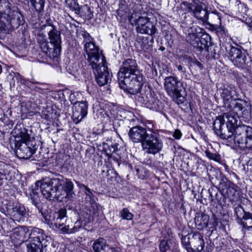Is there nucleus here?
<instances>
[{"label": "nucleus", "mask_w": 252, "mask_h": 252, "mask_svg": "<svg viewBox=\"0 0 252 252\" xmlns=\"http://www.w3.org/2000/svg\"><path fill=\"white\" fill-rule=\"evenodd\" d=\"M85 193L86 195V205L85 208L81 212L80 219L84 221V224L91 222L94 219L98 216L99 212V206L95 202L94 195L91 189L85 186Z\"/></svg>", "instance_id": "nucleus-5"}, {"label": "nucleus", "mask_w": 252, "mask_h": 252, "mask_svg": "<svg viewBox=\"0 0 252 252\" xmlns=\"http://www.w3.org/2000/svg\"><path fill=\"white\" fill-rule=\"evenodd\" d=\"M191 245L193 248V252H201L204 249V242L202 235L198 232H194L190 239Z\"/></svg>", "instance_id": "nucleus-27"}, {"label": "nucleus", "mask_w": 252, "mask_h": 252, "mask_svg": "<svg viewBox=\"0 0 252 252\" xmlns=\"http://www.w3.org/2000/svg\"><path fill=\"white\" fill-rule=\"evenodd\" d=\"M83 36H84V37H88V36H86V35H85V33L83 34Z\"/></svg>", "instance_id": "nucleus-56"}, {"label": "nucleus", "mask_w": 252, "mask_h": 252, "mask_svg": "<svg viewBox=\"0 0 252 252\" xmlns=\"http://www.w3.org/2000/svg\"><path fill=\"white\" fill-rule=\"evenodd\" d=\"M66 217V210L65 209H61L58 212H56L49 217V219L46 218L47 223L49 225L60 228L64 224L65 218Z\"/></svg>", "instance_id": "nucleus-20"}, {"label": "nucleus", "mask_w": 252, "mask_h": 252, "mask_svg": "<svg viewBox=\"0 0 252 252\" xmlns=\"http://www.w3.org/2000/svg\"><path fill=\"white\" fill-rule=\"evenodd\" d=\"M247 102L244 100L240 99L239 101L236 100H231L230 103H226V106L225 107L227 110H232L233 112L238 114V112L240 114L245 115L247 112L244 110L245 107L247 105Z\"/></svg>", "instance_id": "nucleus-24"}, {"label": "nucleus", "mask_w": 252, "mask_h": 252, "mask_svg": "<svg viewBox=\"0 0 252 252\" xmlns=\"http://www.w3.org/2000/svg\"><path fill=\"white\" fill-rule=\"evenodd\" d=\"M37 42L39 44L42 43V42H44L47 41V39L46 38V35L43 33H39L38 35V37L37 38Z\"/></svg>", "instance_id": "nucleus-45"}, {"label": "nucleus", "mask_w": 252, "mask_h": 252, "mask_svg": "<svg viewBox=\"0 0 252 252\" xmlns=\"http://www.w3.org/2000/svg\"><path fill=\"white\" fill-rule=\"evenodd\" d=\"M226 110L229 112L224 113L222 116H220L219 117H223L224 120V118L227 119L226 127L228 128V132L231 130H234L235 132L236 128L238 127L237 126V121L239 118V114L233 112L232 110Z\"/></svg>", "instance_id": "nucleus-25"}, {"label": "nucleus", "mask_w": 252, "mask_h": 252, "mask_svg": "<svg viewBox=\"0 0 252 252\" xmlns=\"http://www.w3.org/2000/svg\"><path fill=\"white\" fill-rule=\"evenodd\" d=\"M19 137L21 138V142L19 145L18 142L16 143V146L17 147L16 153L20 158H29L37 149L35 141L31 139L25 130L20 133Z\"/></svg>", "instance_id": "nucleus-8"}, {"label": "nucleus", "mask_w": 252, "mask_h": 252, "mask_svg": "<svg viewBox=\"0 0 252 252\" xmlns=\"http://www.w3.org/2000/svg\"><path fill=\"white\" fill-rule=\"evenodd\" d=\"M30 84H29V83H27V85H29L30 87H33V86L34 85V84L32 83H30Z\"/></svg>", "instance_id": "nucleus-54"}, {"label": "nucleus", "mask_w": 252, "mask_h": 252, "mask_svg": "<svg viewBox=\"0 0 252 252\" xmlns=\"http://www.w3.org/2000/svg\"><path fill=\"white\" fill-rule=\"evenodd\" d=\"M65 3L66 7H68L70 10L74 11L75 14H79L81 12V10L86 11L85 15L91 18L92 15L91 9L87 5H84L81 8L79 7L77 0H65Z\"/></svg>", "instance_id": "nucleus-26"}, {"label": "nucleus", "mask_w": 252, "mask_h": 252, "mask_svg": "<svg viewBox=\"0 0 252 252\" xmlns=\"http://www.w3.org/2000/svg\"><path fill=\"white\" fill-rule=\"evenodd\" d=\"M169 249V246L167 241L162 240L159 244V249L160 251L164 252Z\"/></svg>", "instance_id": "nucleus-44"}, {"label": "nucleus", "mask_w": 252, "mask_h": 252, "mask_svg": "<svg viewBox=\"0 0 252 252\" xmlns=\"http://www.w3.org/2000/svg\"><path fill=\"white\" fill-rule=\"evenodd\" d=\"M111 148H112V149H110V153H107L108 154H111V153L115 152L117 150V144L112 145Z\"/></svg>", "instance_id": "nucleus-47"}, {"label": "nucleus", "mask_w": 252, "mask_h": 252, "mask_svg": "<svg viewBox=\"0 0 252 252\" xmlns=\"http://www.w3.org/2000/svg\"><path fill=\"white\" fill-rule=\"evenodd\" d=\"M61 186L60 178H53L49 181H37L35 183V189L40 187L42 195L49 200L57 199L59 201L60 191L59 187ZM60 192H64L63 190Z\"/></svg>", "instance_id": "nucleus-7"}, {"label": "nucleus", "mask_w": 252, "mask_h": 252, "mask_svg": "<svg viewBox=\"0 0 252 252\" xmlns=\"http://www.w3.org/2000/svg\"><path fill=\"white\" fill-rule=\"evenodd\" d=\"M85 35L88 36V37H85L84 45L85 50L88 55V61L91 63L94 67L95 61H99V57L103 56L99 51L98 47L96 46L94 43L92 42V38L90 34L87 32H85Z\"/></svg>", "instance_id": "nucleus-13"}, {"label": "nucleus", "mask_w": 252, "mask_h": 252, "mask_svg": "<svg viewBox=\"0 0 252 252\" xmlns=\"http://www.w3.org/2000/svg\"><path fill=\"white\" fill-rule=\"evenodd\" d=\"M139 43L140 44L141 49L144 52H148L151 48V45L149 43L148 39L146 37H142Z\"/></svg>", "instance_id": "nucleus-40"}, {"label": "nucleus", "mask_w": 252, "mask_h": 252, "mask_svg": "<svg viewBox=\"0 0 252 252\" xmlns=\"http://www.w3.org/2000/svg\"><path fill=\"white\" fill-rule=\"evenodd\" d=\"M177 68H178L179 71H182V70H183V66L182 65H179L177 66Z\"/></svg>", "instance_id": "nucleus-51"}, {"label": "nucleus", "mask_w": 252, "mask_h": 252, "mask_svg": "<svg viewBox=\"0 0 252 252\" xmlns=\"http://www.w3.org/2000/svg\"><path fill=\"white\" fill-rule=\"evenodd\" d=\"M128 20L130 24L135 27L138 33L153 35L157 32L155 26L146 16L133 12L128 16Z\"/></svg>", "instance_id": "nucleus-3"}, {"label": "nucleus", "mask_w": 252, "mask_h": 252, "mask_svg": "<svg viewBox=\"0 0 252 252\" xmlns=\"http://www.w3.org/2000/svg\"><path fill=\"white\" fill-rule=\"evenodd\" d=\"M39 46L42 51L46 54L49 56H51L52 54L53 57H56L55 56V52H53V47H49V43L47 40L40 44Z\"/></svg>", "instance_id": "nucleus-34"}, {"label": "nucleus", "mask_w": 252, "mask_h": 252, "mask_svg": "<svg viewBox=\"0 0 252 252\" xmlns=\"http://www.w3.org/2000/svg\"><path fill=\"white\" fill-rule=\"evenodd\" d=\"M153 125L150 124L148 126L149 134L142 142L141 147L143 151L148 154L155 155L160 152L163 147V142L158 133L153 130Z\"/></svg>", "instance_id": "nucleus-9"}, {"label": "nucleus", "mask_w": 252, "mask_h": 252, "mask_svg": "<svg viewBox=\"0 0 252 252\" xmlns=\"http://www.w3.org/2000/svg\"><path fill=\"white\" fill-rule=\"evenodd\" d=\"M149 134L146 129L141 126H133L130 128L128 133L130 138L133 142H141V145Z\"/></svg>", "instance_id": "nucleus-21"}, {"label": "nucleus", "mask_w": 252, "mask_h": 252, "mask_svg": "<svg viewBox=\"0 0 252 252\" xmlns=\"http://www.w3.org/2000/svg\"><path fill=\"white\" fill-rule=\"evenodd\" d=\"M74 97V93L71 94L70 95L71 103L74 104L73 107L72 119L75 124H78L87 116L88 105L85 102L78 103L76 101L73 102Z\"/></svg>", "instance_id": "nucleus-16"}, {"label": "nucleus", "mask_w": 252, "mask_h": 252, "mask_svg": "<svg viewBox=\"0 0 252 252\" xmlns=\"http://www.w3.org/2000/svg\"><path fill=\"white\" fill-rule=\"evenodd\" d=\"M35 90L37 92H39L40 93H41V89L39 88V87H35L34 88Z\"/></svg>", "instance_id": "nucleus-50"}, {"label": "nucleus", "mask_w": 252, "mask_h": 252, "mask_svg": "<svg viewBox=\"0 0 252 252\" xmlns=\"http://www.w3.org/2000/svg\"><path fill=\"white\" fill-rule=\"evenodd\" d=\"M180 82L176 77L168 76L165 78L164 87L167 94L178 104L182 103L184 97L182 96L179 90Z\"/></svg>", "instance_id": "nucleus-12"}, {"label": "nucleus", "mask_w": 252, "mask_h": 252, "mask_svg": "<svg viewBox=\"0 0 252 252\" xmlns=\"http://www.w3.org/2000/svg\"><path fill=\"white\" fill-rule=\"evenodd\" d=\"M41 116L42 118L50 121L53 118V110L50 107H47L42 110Z\"/></svg>", "instance_id": "nucleus-38"}, {"label": "nucleus", "mask_w": 252, "mask_h": 252, "mask_svg": "<svg viewBox=\"0 0 252 252\" xmlns=\"http://www.w3.org/2000/svg\"><path fill=\"white\" fill-rule=\"evenodd\" d=\"M234 213L239 223L241 220L245 219L248 214L250 213L245 211L243 207L241 205H238L234 208Z\"/></svg>", "instance_id": "nucleus-32"}, {"label": "nucleus", "mask_w": 252, "mask_h": 252, "mask_svg": "<svg viewBox=\"0 0 252 252\" xmlns=\"http://www.w3.org/2000/svg\"><path fill=\"white\" fill-rule=\"evenodd\" d=\"M96 62V63H95L94 67L91 63H90V64L94 70L98 84L100 86H104L111 80L112 74L109 73L107 66L105 65V60L103 56L99 57V61L98 62Z\"/></svg>", "instance_id": "nucleus-10"}, {"label": "nucleus", "mask_w": 252, "mask_h": 252, "mask_svg": "<svg viewBox=\"0 0 252 252\" xmlns=\"http://www.w3.org/2000/svg\"><path fill=\"white\" fill-rule=\"evenodd\" d=\"M26 214V209L23 205L16 204L12 208L10 215L14 220L20 221L24 220Z\"/></svg>", "instance_id": "nucleus-29"}, {"label": "nucleus", "mask_w": 252, "mask_h": 252, "mask_svg": "<svg viewBox=\"0 0 252 252\" xmlns=\"http://www.w3.org/2000/svg\"><path fill=\"white\" fill-rule=\"evenodd\" d=\"M222 96L223 98L224 107L226 106V102H228V103H230V101H231V100H234L231 94V91L230 90V89H228L223 90V92L222 93Z\"/></svg>", "instance_id": "nucleus-37"}, {"label": "nucleus", "mask_w": 252, "mask_h": 252, "mask_svg": "<svg viewBox=\"0 0 252 252\" xmlns=\"http://www.w3.org/2000/svg\"><path fill=\"white\" fill-rule=\"evenodd\" d=\"M229 57L234 65L239 68H245L247 64V53L240 46L231 47Z\"/></svg>", "instance_id": "nucleus-14"}, {"label": "nucleus", "mask_w": 252, "mask_h": 252, "mask_svg": "<svg viewBox=\"0 0 252 252\" xmlns=\"http://www.w3.org/2000/svg\"><path fill=\"white\" fill-rule=\"evenodd\" d=\"M33 229L24 226L17 227L12 234V238L20 243L27 241L32 237Z\"/></svg>", "instance_id": "nucleus-19"}, {"label": "nucleus", "mask_w": 252, "mask_h": 252, "mask_svg": "<svg viewBox=\"0 0 252 252\" xmlns=\"http://www.w3.org/2000/svg\"><path fill=\"white\" fill-rule=\"evenodd\" d=\"M79 228L76 226L75 225H74L73 227H72V228H69L68 225L65 226L61 228V230L63 233H66L68 234L75 233L76 232H77L79 230Z\"/></svg>", "instance_id": "nucleus-42"}, {"label": "nucleus", "mask_w": 252, "mask_h": 252, "mask_svg": "<svg viewBox=\"0 0 252 252\" xmlns=\"http://www.w3.org/2000/svg\"><path fill=\"white\" fill-rule=\"evenodd\" d=\"M249 27L250 28L249 30H251L252 32V22L249 24Z\"/></svg>", "instance_id": "nucleus-52"}, {"label": "nucleus", "mask_w": 252, "mask_h": 252, "mask_svg": "<svg viewBox=\"0 0 252 252\" xmlns=\"http://www.w3.org/2000/svg\"><path fill=\"white\" fill-rule=\"evenodd\" d=\"M48 34L50 43L53 46V52H55V56H58L61 50V33L55 27H51Z\"/></svg>", "instance_id": "nucleus-22"}, {"label": "nucleus", "mask_w": 252, "mask_h": 252, "mask_svg": "<svg viewBox=\"0 0 252 252\" xmlns=\"http://www.w3.org/2000/svg\"><path fill=\"white\" fill-rule=\"evenodd\" d=\"M38 12L43 11L45 0H26Z\"/></svg>", "instance_id": "nucleus-31"}, {"label": "nucleus", "mask_w": 252, "mask_h": 252, "mask_svg": "<svg viewBox=\"0 0 252 252\" xmlns=\"http://www.w3.org/2000/svg\"><path fill=\"white\" fill-rule=\"evenodd\" d=\"M182 133L181 132L180 130H179V129H176L175 130L174 132V134H173V136L177 139H179L181 138V136H182Z\"/></svg>", "instance_id": "nucleus-46"}, {"label": "nucleus", "mask_w": 252, "mask_h": 252, "mask_svg": "<svg viewBox=\"0 0 252 252\" xmlns=\"http://www.w3.org/2000/svg\"><path fill=\"white\" fill-rule=\"evenodd\" d=\"M207 19L206 21L200 20L203 23L208 24L212 27H220L221 25V18L220 13L218 12H213L211 13H209L207 10ZM219 29H222V27H219Z\"/></svg>", "instance_id": "nucleus-28"}, {"label": "nucleus", "mask_w": 252, "mask_h": 252, "mask_svg": "<svg viewBox=\"0 0 252 252\" xmlns=\"http://www.w3.org/2000/svg\"><path fill=\"white\" fill-rule=\"evenodd\" d=\"M51 238L46 235L43 230L34 228L32 237L27 244L28 252H44L50 243Z\"/></svg>", "instance_id": "nucleus-6"}, {"label": "nucleus", "mask_w": 252, "mask_h": 252, "mask_svg": "<svg viewBox=\"0 0 252 252\" xmlns=\"http://www.w3.org/2000/svg\"><path fill=\"white\" fill-rule=\"evenodd\" d=\"M182 243L188 252H193V249L191 247L189 238L185 237L182 239Z\"/></svg>", "instance_id": "nucleus-41"}, {"label": "nucleus", "mask_w": 252, "mask_h": 252, "mask_svg": "<svg viewBox=\"0 0 252 252\" xmlns=\"http://www.w3.org/2000/svg\"><path fill=\"white\" fill-rule=\"evenodd\" d=\"M223 138H228L229 136L222 134ZM229 140L234 142L235 146L241 150L246 151H252V127L242 125L237 127L235 129V137L232 139L229 137Z\"/></svg>", "instance_id": "nucleus-2"}, {"label": "nucleus", "mask_w": 252, "mask_h": 252, "mask_svg": "<svg viewBox=\"0 0 252 252\" xmlns=\"http://www.w3.org/2000/svg\"><path fill=\"white\" fill-rule=\"evenodd\" d=\"M136 174L137 175H138L139 174L140 172L141 171L139 169H136Z\"/></svg>", "instance_id": "nucleus-53"}, {"label": "nucleus", "mask_w": 252, "mask_h": 252, "mask_svg": "<svg viewBox=\"0 0 252 252\" xmlns=\"http://www.w3.org/2000/svg\"><path fill=\"white\" fill-rule=\"evenodd\" d=\"M198 30L200 29L197 26L190 27L188 31L186 40L198 51H201L206 47L207 42L204 38H200Z\"/></svg>", "instance_id": "nucleus-15"}, {"label": "nucleus", "mask_w": 252, "mask_h": 252, "mask_svg": "<svg viewBox=\"0 0 252 252\" xmlns=\"http://www.w3.org/2000/svg\"><path fill=\"white\" fill-rule=\"evenodd\" d=\"M61 186L59 187V190L63 191L64 192H60L59 201H65L71 199L74 195L73 192L74 185L73 183L69 179H65L64 181L60 179Z\"/></svg>", "instance_id": "nucleus-18"}, {"label": "nucleus", "mask_w": 252, "mask_h": 252, "mask_svg": "<svg viewBox=\"0 0 252 252\" xmlns=\"http://www.w3.org/2000/svg\"><path fill=\"white\" fill-rule=\"evenodd\" d=\"M31 199L32 203L39 210L40 207V199L37 192L35 189H32L30 193Z\"/></svg>", "instance_id": "nucleus-35"}, {"label": "nucleus", "mask_w": 252, "mask_h": 252, "mask_svg": "<svg viewBox=\"0 0 252 252\" xmlns=\"http://www.w3.org/2000/svg\"><path fill=\"white\" fill-rule=\"evenodd\" d=\"M203 0H190V1L184 0L180 4V12L182 14L190 13L198 20L206 21L207 9L205 7ZM186 17V15L184 16Z\"/></svg>", "instance_id": "nucleus-4"}, {"label": "nucleus", "mask_w": 252, "mask_h": 252, "mask_svg": "<svg viewBox=\"0 0 252 252\" xmlns=\"http://www.w3.org/2000/svg\"><path fill=\"white\" fill-rule=\"evenodd\" d=\"M120 217L123 220H130L133 219V215L129 212L127 208H125L120 212Z\"/></svg>", "instance_id": "nucleus-39"}, {"label": "nucleus", "mask_w": 252, "mask_h": 252, "mask_svg": "<svg viewBox=\"0 0 252 252\" xmlns=\"http://www.w3.org/2000/svg\"><path fill=\"white\" fill-rule=\"evenodd\" d=\"M74 225L78 227L79 229L81 227V222L80 220H77L75 222Z\"/></svg>", "instance_id": "nucleus-49"}, {"label": "nucleus", "mask_w": 252, "mask_h": 252, "mask_svg": "<svg viewBox=\"0 0 252 252\" xmlns=\"http://www.w3.org/2000/svg\"><path fill=\"white\" fill-rule=\"evenodd\" d=\"M106 241L104 239L99 238L96 240L93 245V249L95 252H101L105 246Z\"/></svg>", "instance_id": "nucleus-33"}, {"label": "nucleus", "mask_w": 252, "mask_h": 252, "mask_svg": "<svg viewBox=\"0 0 252 252\" xmlns=\"http://www.w3.org/2000/svg\"><path fill=\"white\" fill-rule=\"evenodd\" d=\"M112 252H118L117 251L113 250V249L112 250Z\"/></svg>", "instance_id": "nucleus-55"}, {"label": "nucleus", "mask_w": 252, "mask_h": 252, "mask_svg": "<svg viewBox=\"0 0 252 252\" xmlns=\"http://www.w3.org/2000/svg\"><path fill=\"white\" fill-rule=\"evenodd\" d=\"M220 188H221L222 192L225 194L231 201H234L239 197V193L237 190V187L231 182L227 181L221 183Z\"/></svg>", "instance_id": "nucleus-23"}, {"label": "nucleus", "mask_w": 252, "mask_h": 252, "mask_svg": "<svg viewBox=\"0 0 252 252\" xmlns=\"http://www.w3.org/2000/svg\"><path fill=\"white\" fill-rule=\"evenodd\" d=\"M209 220L208 215L202 213H197L194 218L195 226L199 230H202L206 227L208 226Z\"/></svg>", "instance_id": "nucleus-30"}, {"label": "nucleus", "mask_w": 252, "mask_h": 252, "mask_svg": "<svg viewBox=\"0 0 252 252\" xmlns=\"http://www.w3.org/2000/svg\"><path fill=\"white\" fill-rule=\"evenodd\" d=\"M243 226L244 228L249 230L252 228V214H248L245 219L241 220L239 223Z\"/></svg>", "instance_id": "nucleus-36"}, {"label": "nucleus", "mask_w": 252, "mask_h": 252, "mask_svg": "<svg viewBox=\"0 0 252 252\" xmlns=\"http://www.w3.org/2000/svg\"><path fill=\"white\" fill-rule=\"evenodd\" d=\"M225 120H223V118L222 117H218L214 122L213 126L214 129L215 133L219 136L220 138L222 139L227 140V142H229L230 144H234L235 145V143L233 142H231L227 138H223L221 135L225 134L226 136H229V137H231L232 139H234L235 137V132L234 130H231L230 132H228V128L226 127V131L224 130L223 132V126H224Z\"/></svg>", "instance_id": "nucleus-17"}, {"label": "nucleus", "mask_w": 252, "mask_h": 252, "mask_svg": "<svg viewBox=\"0 0 252 252\" xmlns=\"http://www.w3.org/2000/svg\"><path fill=\"white\" fill-rule=\"evenodd\" d=\"M120 87L128 89L131 94L138 93L143 84V77L138 69L136 61L132 59L125 60L118 73Z\"/></svg>", "instance_id": "nucleus-1"}, {"label": "nucleus", "mask_w": 252, "mask_h": 252, "mask_svg": "<svg viewBox=\"0 0 252 252\" xmlns=\"http://www.w3.org/2000/svg\"><path fill=\"white\" fill-rule=\"evenodd\" d=\"M194 64L197 65V66H198L200 69H202L203 68V65L202 64L198 61H196L195 62H194Z\"/></svg>", "instance_id": "nucleus-48"}, {"label": "nucleus", "mask_w": 252, "mask_h": 252, "mask_svg": "<svg viewBox=\"0 0 252 252\" xmlns=\"http://www.w3.org/2000/svg\"><path fill=\"white\" fill-rule=\"evenodd\" d=\"M206 156L210 159L214 160L216 161H219L220 160V157L216 153H212L210 151L206 150L205 152Z\"/></svg>", "instance_id": "nucleus-43"}, {"label": "nucleus", "mask_w": 252, "mask_h": 252, "mask_svg": "<svg viewBox=\"0 0 252 252\" xmlns=\"http://www.w3.org/2000/svg\"><path fill=\"white\" fill-rule=\"evenodd\" d=\"M138 100L147 108L156 111H161L163 108L162 102L158 99L156 94L150 88L140 94Z\"/></svg>", "instance_id": "nucleus-11"}]
</instances>
